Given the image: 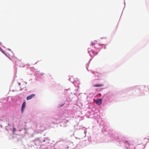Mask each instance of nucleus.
<instances>
[{
  "instance_id": "8",
  "label": "nucleus",
  "mask_w": 149,
  "mask_h": 149,
  "mask_svg": "<svg viewBox=\"0 0 149 149\" xmlns=\"http://www.w3.org/2000/svg\"><path fill=\"white\" fill-rule=\"evenodd\" d=\"M43 141H45V140H44Z\"/></svg>"
},
{
  "instance_id": "7",
  "label": "nucleus",
  "mask_w": 149,
  "mask_h": 149,
  "mask_svg": "<svg viewBox=\"0 0 149 149\" xmlns=\"http://www.w3.org/2000/svg\"><path fill=\"white\" fill-rule=\"evenodd\" d=\"M91 45H94V44H93V43H92V44H91Z\"/></svg>"
},
{
  "instance_id": "2",
  "label": "nucleus",
  "mask_w": 149,
  "mask_h": 149,
  "mask_svg": "<svg viewBox=\"0 0 149 149\" xmlns=\"http://www.w3.org/2000/svg\"><path fill=\"white\" fill-rule=\"evenodd\" d=\"M35 96V95L34 94H32L26 97V99L27 100H29L32 99L33 97H34Z\"/></svg>"
},
{
  "instance_id": "4",
  "label": "nucleus",
  "mask_w": 149,
  "mask_h": 149,
  "mask_svg": "<svg viewBox=\"0 0 149 149\" xmlns=\"http://www.w3.org/2000/svg\"><path fill=\"white\" fill-rule=\"evenodd\" d=\"M103 86L102 84H94L93 85L94 87H102Z\"/></svg>"
},
{
  "instance_id": "1",
  "label": "nucleus",
  "mask_w": 149,
  "mask_h": 149,
  "mask_svg": "<svg viewBox=\"0 0 149 149\" xmlns=\"http://www.w3.org/2000/svg\"><path fill=\"white\" fill-rule=\"evenodd\" d=\"M26 103L25 102H24L21 107V111L22 112H23L24 110V109L26 106Z\"/></svg>"
},
{
  "instance_id": "3",
  "label": "nucleus",
  "mask_w": 149,
  "mask_h": 149,
  "mask_svg": "<svg viewBox=\"0 0 149 149\" xmlns=\"http://www.w3.org/2000/svg\"><path fill=\"white\" fill-rule=\"evenodd\" d=\"M102 99L100 98L98 99L96 101V104L98 105H101L102 104Z\"/></svg>"
},
{
  "instance_id": "6",
  "label": "nucleus",
  "mask_w": 149,
  "mask_h": 149,
  "mask_svg": "<svg viewBox=\"0 0 149 149\" xmlns=\"http://www.w3.org/2000/svg\"><path fill=\"white\" fill-rule=\"evenodd\" d=\"M16 130V128L14 127H13V133H14V132H15V131Z\"/></svg>"
},
{
  "instance_id": "5",
  "label": "nucleus",
  "mask_w": 149,
  "mask_h": 149,
  "mask_svg": "<svg viewBox=\"0 0 149 149\" xmlns=\"http://www.w3.org/2000/svg\"><path fill=\"white\" fill-rule=\"evenodd\" d=\"M91 52L94 55H96L97 54H98V52H95L93 50H91Z\"/></svg>"
}]
</instances>
